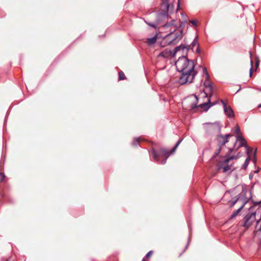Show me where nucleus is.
<instances>
[{
	"label": "nucleus",
	"mask_w": 261,
	"mask_h": 261,
	"mask_svg": "<svg viewBox=\"0 0 261 261\" xmlns=\"http://www.w3.org/2000/svg\"><path fill=\"white\" fill-rule=\"evenodd\" d=\"M175 65L176 70L181 73L178 80L180 85L193 82L197 73L195 70L193 60H189L187 57H179Z\"/></svg>",
	"instance_id": "f257e3e1"
},
{
	"label": "nucleus",
	"mask_w": 261,
	"mask_h": 261,
	"mask_svg": "<svg viewBox=\"0 0 261 261\" xmlns=\"http://www.w3.org/2000/svg\"><path fill=\"white\" fill-rule=\"evenodd\" d=\"M174 5L169 4V0H162L161 10L156 15L157 23L168 18V13H172L174 10Z\"/></svg>",
	"instance_id": "f03ea898"
},
{
	"label": "nucleus",
	"mask_w": 261,
	"mask_h": 261,
	"mask_svg": "<svg viewBox=\"0 0 261 261\" xmlns=\"http://www.w3.org/2000/svg\"><path fill=\"white\" fill-rule=\"evenodd\" d=\"M183 37V30L176 32H171L167 34L164 40L167 45H175L177 44Z\"/></svg>",
	"instance_id": "7ed1b4c3"
},
{
	"label": "nucleus",
	"mask_w": 261,
	"mask_h": 261,
	"mask_svg": "<svg viewBox=\"0 0 261 261\" xmlns=\"http://www.w3.org/2000/svg\"><path fill=\"white\" fill-rule=\"evenodd\" d=\"M152 153L155 161L162 164H165L166 163L167 159L170 154L168 150L165 148L160 149L158 152L153 149Z\"/></svg>",
	"instance_id": "20e7f679"
},
{
	"label": "nucleus",
	"mask_w": 261,
	"mask_h": 261,
	"mask_svg": "<svg viewBox=\"0 0 261 261\" xmlns=\"http://www.w3.org/2000/svg\"><path fill=\"white\" fill-rule=\"evenodd\" d=\"M189 50V46L188 45L181 44L176 47L173 52H170V54L173 56L178 55L179 57H187Z\"/></svg>",
	"instance_id": "39448f33"
},
{
	"label": "nucleus",
	"mask_w": 261,
	"mask_h": 261,
	"mask_svg": "<svg viewBox=\"0 0 261 261\" xmlns=\"http://www.w3.org/2000/svg\"><path fill=\"white\" fill-rule=\"evenodd\" d=\"M256 212L247 214L244 218L243 226L246 228L250 227L255 220Z\"/></svg>",
	"instance_id": "423d86ee"
},
{
	"label": "nucleus",
	"mask_w": 261,
	"mask_h": 261,
	"mask_svg": "<svg viewBox=\"0 0 261 261\" xmlns=\"http://www.w3.org/2000/svg\"><path fill=\"white\" fill-rule=\"evenodd\" d=\"M236 139L237 140L235 142L234 146L236 145L238 142H239V145L237 147V149H238L239 148L244 146L246 149L247 154H250V152L252 151V149L251 148L248 147V146L247 145V142L244 139V138L241 135H238L236 136Z\"/></svg>",
	"instance_id": "0eeeda50"
},
{
	"label": "nucleus",
	"mask_w": 261,
	"mask_h": 261,
	"mask_svg": "<svg viewBox=\"0 0 261 261\" xmlns=\"http://www.w3.org/2000/svg\"><path fill=\"white\" fill-rule=\"evenodd\" d=\"M203 85L205 87L204 93L207 96L211 97L213 93L214 88L213 86V83L210 81V80H205L203 83Z\"/></svg>",
	"instance_id": "6e6552de"
},
{
	"label": "nucleus",
	"mask_w": 261,
	"mask_h": 261,
	"mask_svg": "<svg viewBox=\"0 0 261 261\" xmlns=\"http://www.w3.org/2000/svg\"><path fill=\"white\" fill-rule=\"evenodd\" d=\"M230 137V135L226 134L225 135H219L217 137L218 141V147L222 148L228 142V138Z\"/></svg>",
	"instance_id": "1a4fd4ad"
},
{
	"label": "nucleus",
	"mask_w": 261,
	"mask_h": 261,
	"mask_svg": "<svg viewBox=\"0 0 261 261\" xmlns=\"http://www.w3.org/2000/svg\"><path fill=\"white\" fill-rule=\"evenodd\" d=\"M244 199L243 200V203L242 204V205L240 206V207L237 210L234 211L232 213V214L230 216L231 219H233V218H235L239 214V213L241 212L242 209L245 206L246 204L248 202L249 199H248L246 197V195H244Z\"/></svg>",
	"instance_id": "9d476101"
},
{
	"label": "nucleus",
	"mask_w": 261,
	"mask_h": 261,
	"mask_svg": "<svg viewBox=\"0 0 261 261\" xmlns=\"http://www.w3.org/2000/svg\"><path fill=\"white\" fill-rule=\"evenodd\" d=\"M188 100L191 102L190 105L189 106L188 108H189L191 110H193L198 107L197 106V104L198 103V98L196 95H193L190 96L188 98Z\"/></svg>",
	"instance_id": "9b49d317"
},
{
	"label": "nucleus",
	"mask_w": 261,
	"mask_h": 261,
	"mask_svg": "<svg viewBox=\"0 0 261 261\" xmlns=\"http://www.w3.org/2000/svg\"><path fill=\"white\" fill-rule=\"evenodd\" d=\"M218 103V101H216L213 102H211L210 97L208 99L207 102H204L199 105V107L203 109L205 111H208L210 107L213 106Z\"/></svg>",
	"instance_id": "f8f14e48"
},
{
	"label": "nucleus",
	"mask_w": 261,
	"mask_h": 261,
	"mask_svg": "<svg viewBox=\"0 0 261 261\" xmlns=\"http://www.w3.org/2000/svg\"><path fill=\"white\" fill-rule=\"evenodd\" d=\"M225 114L228 116V118H232L234 117V114L230 106H227L226 108L224 109Z\"/></svg>",
	"instance_id": "ddd939ff"
},
{
	"label": "nucleus",
	"mask_w": 261,
	"mask_h": 261,
	"mask_svg": "<svg viewBox=\"0 0 261 261\" xmlns=\"http://www.w3.org/2000/svg\"><path fill=\"white\" fill-rule=\"evenodd\" d=\"M244 195H245L244 194L243 195V199L242 198H241V196L240 195H238V197L237 199L231 200V201H229L228 202V203L229 204L230 206L232 207L233 206H234L236 204V203L237 202H238V201H239L240 200H242L243 201V200L244 199Z\"/></svg>",
	"instance_id": "4468645a"
},
{
	"label": "nucleus",
	"mask_w": 261,
	"mask_h": 261,
	"mask_svg": "<svg viewBox=\"0 0 261 261\" xmlns=\"http://www.w3.org/2000/svg\"><path fill=\"white\" fill-rule=\"evenodd\" d=\"M223 169L224 172H227L231 170V165H226L224 167L220 166L218 167V169L220 170L221 169Z\"/></svg>",
	"instance_id": "2eb2a0df"
},
{
	"label": "nucleus",
	"mask_w": 261,
	"mask_h": 261,
	"mask_svg": "<svg viewBox=\"0 0 261 261\" xmlns=\"http://www.w3.org/2000/svg\"><path fill=\"white\" fill-rule=\"evenodd\" d=\"M202 70H203V75L204 76L205 80L207 81L208 80H210V75L207 72L206 68L205 67H204L202 68Z\"/></svg>",
	"instance_id": "dca6fc26"
},
{
	"label": "nucleus",
	"mask_w": 261,
	"mask_h": 261,
	"mask_svg": "<svg viewBox=\"0 0 261 261\" xmlns=\"http://www.w3.org/2000/svg\"><path fill=\"white\" fill-rule=\"evenodd\" d=\"M156 41V36H154L151 38L147 39V43L149 45H152L154 44Z\"/></svg>",
	"instance_id": "f3484780"
},
{
	"label": "nucleus",
	"mask_w": 261,
	"mask_h": 261,
	"mask_svg": "<svg viewBox=\"0 0 261 261\" xmlns=\"http://www.w3.org/2000/svg\"><path fill=\"white\" fill-rule=\"evenodd\" d=\"M247 155H248V157L247 158V159L245 161V162L244 163V164L242 165V168L243 169H246L247 168V167L248 166V165L249 164V161L250 160V156L249 154H247Z\"/></svg>",
	"instance_id": "a211bd4d"
},
{
	"label": "nucleus",
	"mask_w": 261,
	"mask_h": 261,
	"mask_svg": "<svg viewBox=\"0 0 261 261\" xmlns=\"http://www.w3.org/2000/svg\"><path fill=\"white\" fill-rule=\"evenodd\" d=\"M237 159V157L234 156V155H231L230 156H229V158L225 159L222 162V165L223 164H227L230 160H233V159Z\"/></svg>",
	"instance_id": "6ab92c4d"
},
{
	"label": "nucleus",
	"mask_w": 261,
	"mask_h": 261,
	"mask_svg": "<svg viewBox=\"0 0 261 261\" xmlns=\"http://www.w3.org/2000/svg\"><path fill=\"white\" fill-rule=\"evenodd\" d=\"M175 20L172 19L170 22H167L166 23L164 24L163 27H166V28H168V27H169L170 26L174 25H175Z\"/></svg>",
	"instance_id": "aec40b11"
},
{
	"label": "nucleus",
	"mask_w": 261,
	"mask_h": 261,
	"mask_svg": "<svg viewBox=\"0 0 261 261\" xmlns=\"http://www.w3.org/2000/svg\"><path fill=\"white\" fill-rule=\"evenodd\" d=\"M197 37H196L194 38L191 45H188L189 46V49L191 48L192 49H193V47L195 46L197 44Z\"/></svg>",
	"instance_id": "412c9836"
},
{
	"label": "nucleus",
	"mask_w": 261,
	"mask_h": 261,
	"mask_svg": "<svg viewBox=\"0 0 261 261\" xmlns=\"http://www.w3.org/2000/svg\"><path fill=\"white\" fill-rule=\"evenodd\" d=\"M182 141V139H179L178 140V141L176 142V144L175 145V146H174V147L172 149V152H174L176 149L177 148V147L178 146V145L180 144V143L181 142V141Z\"/></svg>",
	"instance_id": "4be33fe9"
},
{
	"label": "nucleus",
	"mask_w": 261,
	"mask_h": 261,
	"mask_svg": "<svg viewBox=\"0 0 261 261\" xmlns=\"http://www.w3.org/2000/svg\"><path fill=\"white\" fill-rule=\"evenodd\" d=\"M140 139V138H135L134 140V141H133V142L132 143V144L133 146H137L138 145V142H139Z\"/></svg>",
	"instance_id": "5701e85b"
},
{
	"label": "nucleus",
	"mask_w": 261,
	"mask_h": 261,
	"mask_svg": "<svg viewBox=\"0 0 261 261\" xmlns=\"http://www.w3.org/2000/svg\"><path fill=\"white\" fill-rule=\"evenodd\" d=\"M168 53L167 51L161 52L159 55V57H162L164 58H167L168 56Z\"/></svg>",
	"instance_id": "b1692460"
},
{
	"label": "nucleus",
	"mask_w": 261,
	"mask_h": 261,
	"mask_svg": "<svg viewBox=\"0 0 261 261\" xmlns=\"http://www.w3.org/2000/svg\"><path fill=\"white\" fill-rule=\"evenodd\" d=\"M125 79V76L124 75V74L122 71L119 72V80H123Z\"/></svg>",
	"instance_id": "393cba45"
},
{
	"label": "nucleus",
	"mask_w": 261,
	"mask_h": 261,
	"mask_svg": "<svg viewBox=\"0 0 261 261\" xmlns=\"http://www.w3.org/2000/svg\"><path fill=\"white\" fill-rule=\"evenodd\" d=\"M221 150H222V148L218 147V148L217 149V150L215 152L214 156H217L220 153Z\"/></svg>",
	"instance_id": "a878e982"
},
{
	"label": "nucleus",
	"mask_w": 261,
	"mask_h": 261,
	"mask_svg": "<svg viewBox=\"0 0 261 261\" xmlns=\"http://www.w3.org/2000/svg\"><path fill=\"white\" fill-rule=\"evenodd\" d=\"M252 202H253V205L252 206H251V208L254 207H255L257 205H260L261 204V200L258 202H256V201H254L252 200Z\"/></svg>",
	"instance_id": "bb28decb"
},
{
	"label": "nucleus",
	"mask_w": 261,
	"mask_h": 261,
	"mask_svg": "<svg viewBox=\"0 0 261 261\" xmlns=\"http://www.w3.org/2000/svg\"><path fill=\"white\" fill-rule=\"evenodd\" d=\"M250 63H251V68H250V70H249V74H250V76H251L252 72H253V68H252L253 62H252V60H251Z\"/></svg>",
	"instance_id": "cd10ccee"
},
{
	"label": "nucleus",
	"mask_w": 261,
	"mask_h": 261,
	"mask_svg": "<svg viewBox=\"0 0 261 261\" xmlns=\"http://www.w3.org/2000/svg\"><path fill=\"white\" fill-rule=\"evenodd\" d=\"M5 177L4 173L0 172V182H2Z\"/></svg>",
	"instance_id": "c85d7f7f"
},
{
	"label": "nucleus",
	"mask_w": 261,
	"mask_h": 261,
	"mask_svg": "<svg viewBox=\"0 0 261 261\" xmlns=\"http://www.w3.org/2000/svg\"><path fill=\"white\" fill-rule=\"evenodd\" d=\"M235 133L238 135H240V134H241L240 129L238 126H237L236 127Z\"/></svg>",
	"instance_id": "c756f323"
},
{
	"label": "nucleus",
	"mask_w": 261,
	"mask_h": 261,
	"mask_svg": "<svg viewBox=\"0 0 261 261\" xmlns=\"http://www.w3.org/2000/svg\"><path fill=\"white\" fill-rule=\"evenodd\" d=\"M153 253V251L152 250L151 251H149L146 254V256L145 257L148 258V257H149Z\"/></svg>",
	"instance_id": "7c9ffc66"
},
{
	"label": "nucleus",
	"mask_w": 261,
	"mask_h": 261,
	"mask_svg": "<svg viewBox=\"0 0 261 261\" xmlns=\"http://www.w3.org/2000/svg\"><path fill=\"white\" fill-rule=\"evenodd\" d=\"M149 25L152 27V28H155L156 27V25L154 23H148V22H146Z\"/></svg>",
	"instance_id": "2f4dec72"
},
{
	"label": "nucleus",
	"mask_w": 261,
	"mask_h": 261,
	"mask_svg": "<svg viewBox=\"0 0 261 261\" xmlns=\"http://www.w3.org/2000/svg\"><path fill=\"white\" fill-rule=\"evenodd\" d=\"M221 102L222 103L224 109L227 107L226 103L223 100H221Z\"/></svg>",
	"instance_id": "473e14b6"
},
{
	"label": "nucleus",
	"mask_w": 261,
	"mask_h": 261,
	"mask_svg": "<svg viewBox=\"0 0 261 261\" xmlns=\"http://www.w3.org/2000/svg\"><path fill=\"white\" fill-rule=\"evenodd\" d=\"M190 22H191L192 24H193V25H196L197 23V20H191V21H190Z\"/></svg>",
	"instance_id": "72a5a7b5"
},
{
	"label": "nucleus",
	"mask_w": 261,
	"mask_h": 261,
	"mask_svg": "<svg viewBox=\"0 0 261 261\" xmlns=\"http://www.w3.org/2000/svg\"><path fill=\"white\" fill-rule=\"evenodd\" d=\"M199 52H200V48H199V46H198V47L196 48V53H199Z\"/></svg>",
	"instance_id": "f704fd0d"
},
{
	"label": "nucleus",
	"mask_w": 261,
	"mask_h": 261,
	"mask_svg": "<svg viewBox=\"0 0 261 261\" xmlns=\"http://www.w3.org/2000/svg\"><path fill=\"white\" fill-rule=\"evenodd\" d=\"M233 148H228V152L230 153L232 152Z\"/></svg>",
	"instance_id": "c9c22d12"
},
{
	"label": "nucleus",
	"mask_w": 261,
	"mask_h": 261,
	"mask_svg": "<svg viewBox=\"0 0 261 261\" xmlns=\"http://www.w3.org/2000/svg\"><path fill=\"white\" fill-rule=\"evenodd\" d=\"M179 7H180L179 0H178L177 10L179 9Z\"/></svg>",
	"instance_id": "e433bc0d"
},
{
	"label": "nucleus",
	"mask_w": 261,
	"mask_h": 261,
	"mask_svg": "<svg viewBox=\"0 0 261 261\" xmlns=\"http://www.w3.org/2000/svg\"><path fill=\"white\" fill-rule=\"evenodd\" d=\"M185 22H182L180 24V25L179 27H180V28H181V27H184V25H185Z\"/></svg>",
	"instance_id": "4c0bfd02"
},
{
	"label": "nucleus",
	"mask_w": 261,
	"mask_h": 261,
	"mask_svg": "<svg viewBox=\"0 0 261 261\" xmlns=\"http://www.w3.org/2000/svg\"><path fill=\"white\" fill-rule=\"evenodd\" d=\"M252 177H253V174L252 173H250L249 174V178L251 179L252 178Z\"/></svg>",
	"instance_id": "58836bf2"
},
{
	"label": "nucleus",
	"mask_w": 261,
	"mask_h": 261,
	"mask_svg": "<svg viewBox=\"0 0 261 261\" xmlns=\"http://www.w3.org/2000/svg\"><path fill=\"white\" fill-rule=\"evenodd\" d=\"M258 65H259V62H258V61H257L255 64V66L256 67H257Z\"/></svg>",
	"instance_id": "ea45409f"
},
{
	"label": "nucleus",
	"mask_w": 261,
	"mask_h": 261,
	"mask_svg": "<svg viewBox=\"0 0 261 261\" xmlns=\"http://www.w3.org/2000/svg\"><path fill=\"white\" fill-rule=\"evenodd\" d=\"M259 170H260V169H259V168H258L256 170H255V171H254V172H255V173H257V172H259Z\"/></svg>",
	"instance_id": "a19ab883"
},
{
	"label": "nucleus",
	"mask_w": 261,
	"mask_h": 261,
	"mask_svg": "<svg viewBox=\"0 0 261 261\" xmlns=\"http://www.w3.org/2000/svg\"><path fill=\"white\" fill-rule=\"evenodd\" d=\"M258 108H261V103L258 105Z\"/></svg>",
	"instance_id": "79ce46f5"
},
{
	"label": "nucleus",
	"mask_w": 261,
	"mask_h": 261,
	"mask_svg": "<svg viewBox=\"0 0 261 261\" xmlns=\"http://www.w3.org/2000/svg\"><path fill=\"white\" fill-rule=\"evenodd\" d=\"M251 195H250V197H249V199H251L252 198V195H251V193H250Z\"/></svg>",
	"instance_id": "37998d69"
},
{
	"label": "nucleus",
	"mask_w": 261,
	"mask_h": 261,
	"mask_svg": "<svg viewBox=\"0 0 261 261\" xmlns=\"http://www.w3.org/2000/svg\"><path fill=\"white\" fill-rule=\"evenodd\" d=\"M241 90V87L239 88V89L237 91V92H238Z\"/></svg>",
	"instance_id": "c03bdc74"
},
{
	"label": "nucleus",
	"mask_w": 261,
	"mask_h": 261,
	"mask_svg": "<svg viewBox=\"0 0 261 261\" xmlns=\"http://www.w3.org/2000/svg\"><path fill=\"white\" fill-rule=\"evenodd\" d=\"M142 261H146V260H145V258H143V259L142 260Z\"/></svg>",
	"instance_id": "a18cd8bd"
},
{
	"label": "nucleus",
	"mask_w": 261,
	"mask_h": 261,
	"mask_svg": "<svg viewBox=\"0 0 261 261\" xmlns=\"http://www.w3.org/2000/svg\"><path fill=\"white\" fill-rule=\"evenodd\" d=\"M142 261H146V260H145V258H143V259L142 260Z\"/></svg>",
	"instance_id": "49530a36"
},
{
	"label": "nucleus",
	"mask_w": 261,
	"mask_h": 261,
	"mask_svg": "<svg viewBox=\"0 0 261 261\" xmlns=\"http://www.w3.org/2000/svg\"><path fill=\"white\" fill-rule=\"evenodd\" d=\"M254 162H256V159L255 158L254 159Z\"/></svg>",
	"instance_id": "de8ad7c7"
}]
</instances>
